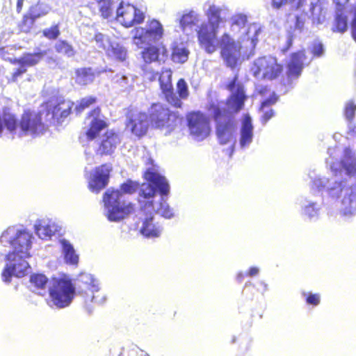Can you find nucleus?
Masks as SVG:
<instances>
[{
  "instance_id": "bf43d9fd",
  "label": "nucleus",
  "mask_w": 356,
  "mask_h": 356,
  "mask_svg": "<svg viewBox=\"0 0 356 356\" xmlns=\"http://www.w3.org/2000/svg\"><path fill=\"white\" fill-rule=\"evenodd\" d=\"M349 131L356 134V126L352 127L350 125L349 126Z\"/></svg>"
},
{
  "instance_id": "f257e3e1",
  "label": "nucleus",
  "mask_w": 356,
  "mask_h": 356,
  "mask_svg": "<svg viewBox=\"0 0 356 356\" xmlns=\"http://www.w3.org/2000/svg\"><path fill=\"white\" fill-rule=\"evenodd\" d=\"M335 152V149L328 148L330 158L326 160L332 175L327 177L309 174L310 188L318 193L324 191L329 198L334 200L341 197L339 213L344 220H350L356 216V184L349 186L348 181L340 176L344 173L356 179V157L349 147H346L340 161H334L332 156Z\"/></svg>"
},
{
  "instance_id": "6e6d98bb",
  "label": "nucleus",
  "mask_w": 356,
  "mask_h": 356,
  "mask_svg": "<svg viewBox=\"0 0 356 356\" xmlns=\"http://www.w3.org/2000/svg\"><path fill=\"white\" fill-rule=\"evenodd\" d=\"M22 5H23V0H17V10L18 12H19L20 10L22 9Z\"/></svg>"
},
{
  "instance_id": "603ef678",
  "label": "nucleus",
  "mask_w": 356,
  "mask_h": 356,
  "mask_svg": "<svg viewBox=\"0 0 356 356\" xmlns=\"http://www.w3.org/2000/svg\"><path fill=\"white\" fill-rule=\"evenodd\" d=\"M259 271H260V270L258 267L252 266V267L250 268V269L247 273V275L249 277H254V276H257L259 273Z\"/></svg>"
},
{
  "instance_id": "de8ad7c7",
  "label": "nucleus",
  "mask_w": 356,
  "mask_h": 356,
  "mask_svg": "<svg viewBox=\"0 0 356 356\" xmlns=\"http://www.w3.org/2000/svg\"><path fill=\"white\" fill-rule=\"evenodd\" d=\"M96 102V98L95 97L89 96L83 98L79 104L76 106L75 109L77 113L81 112L86 108H88L91 104H94Z\"/></svg>"
},
{
  "instance_id": "f3484780",
  "label": "nucleus",
  "mask_w": 356,
  "mask_h": 356,
  "mask_svg": "<svg viewBox=\"0 0 356 356\" xmlns=\"http://www.w3.org/2000/svg\"><path fill=\"white\" fill-rule=\"evenodd\" d=\"M119 134L113 130H108L103 134L97 141L96 154L99 156H111L120 143Z\"/></svg>"
},
{
  "instance_id": "5701e85b",
  "label": "nucleus",
  "mask_w": 356,
  "mask_h": 356,
  "mask_svg": "<svg viewBox=\"0 0 356 356\" xmlns=\"http://www.w3.org/2000/svg\"><path fill=\"white\" fill-rule=\"evenodd\" d=\"M253 130L251 117L245 114L242 120L239 132V147L241 149L248 148L252 143Z\"/></svg>"
},
{
  "instance_id": "ea45409f",
  "label": "nucleus",
  "mask_w": 356,
  "mask_h": 356,
  "mask_svg": "<svg viewBox=\"0 0 356 356\" xmlns=\"http://www.w3.org/2000/svg\"><path fill=\"white\" fill-rule=\"evenodd\" d=\"M302 3L303 0H271V6L276 10L287 4H291L293 8H300L302 6Z\"/></svg>"
},
{
  "instance_id": "7c9ffc66",
  "label": "nucleus",
  "mask_w": 356,
  "mask_h": 356,
  "mask_svg": "<svg viewBox=\"0 0 356 356\" xmlns=\"http://www.w3.org/2000/svg\"><path fill=\"white\" fill-rule=\"evenodd\" d=\"M48 278L41 273L33 274L30 277V282L33 291L38 294H42V291L45 293L46 286L48 283Z\"/></svg>"
},
{
  "instance_id": "f704fd0d",
  "label": "nucleus",
  "mask_w": 356,
  "mask_h": 356,
  "mask_svg": "<svg viewBox=\"0 0 356 356\" xmlns=\"http://www.w3.org/2000/svg\"><path fill=\"white\" fill-rule=\"evenodd\" d=\"M190 51L184 46H176L172 49V60L177 63H184L188 59Z\"/></svg>"
},
{
  "instance_id": "9d476101",
  "label": "nucleus",
  "mask_w": 356,
  "mask_h": 356,
  "mask_svg": "<svg viewBox=\"0 0 356 356\" xmlns=\"http://www.w3.org/2000/svg\"><path fill=\"white\" fill-rule=\"evenodd\" d=\"M217 47L219 45L220 48L221 57L227 67L232 69L235 68L241 58V49L245 47L246 40L243 42L238 38V41H235L227 33H224L218 41L216 40Z\"/></svg>"
},
{
  "instance_id": "7ed1b4c3",
  "label": "nucleus",
  "mask_w": 356,
  "mask_h": 356,
  "mask_svg": "<svg viewBox=\"0 0 356 356\" xmlns=\"http://www.w3.org/2000/svg\"><path fill=\"white\" fill-rule=\"evenodd\" d=\"M33 234L23 226H11L3 231L0 236V243L12 250L5 254L6 264L1 273L3 282L9 284L13 276L22 277L30 270L27 259L31 257Z\"/></svg>"
},
{
  "instance_id": "72a5a7b5",
  "label": "nucleus",
  "mask_w": 356,
  "mask_h": 356,
  "mask_svg": "<svg viewBox=\"0 0 356 356\" xmlns=\"http://www.w3.org/2000/svg\"><path fill=\"white\" fill-rule=\"evenodd\" d=\"M309 13L312 22L314 24H322L325 19V13L323 12L321 5L317 1L316 3L311 2L309 6Z\"/></svg>"
},
{
  "instance_id": "412c9836",
  "label": "nucleus",
  "mask_w": 356,
  "mask_h": 356,
  "mask_svg": "<svg viewBox=\"0 0 356 356\" xmlns=\"http://www.w3.org/2000/svg\"><path fill=\"white\" fill-rule=\"evenodd\" d=\"M298 204L300 213L305 220L316 222L319 219L323 202L318 203L309 197H302L298 200Z\"/></svg>"
},
{
  "instance_id": "e433bc0d",
  "label": "nucleus",
  "mask_w": 356,
  "mask_h": 356,
  "mask_svg": "<svg viewBox=\"0 0 356 356\" xmlns=\"http://www.w3.org/2000/svg\"><path fill=\"white\" fill-rule=\"evenodd\" d=\"M56 51L67 57H72L75 55L76 51L73 47L65 40H58L55 45Z\"/></svg>"
},
{
  "instance_id": "ddd939ff",
  "label": "nucleus",
  "mask_w": 356,
  "mask_h": 356,
  "mask_svg": "<svg viewBox=\"0 0 356 356\" xmlns=\"http://www.w3.org/2000/svg\"><path fill=\"white\" fill-rule=\"evenodd\" d=\"M282 65L273 56H263L256 59L251 67L253 76L257 79L273 80L282 72Z\"/></svg>"
},
{
  "instance_id": "a878e982",
  "label": "nucleus",
  "mask_w": 356,
  "mask_h": 356,
  "mask_svg": "<svg viewBox=\"0 0 356 356\" xmlns=\"http://www.w3.org/2000/svg\"><path fill=\"white\" fill-rule=\"evenodd\" d=\"M73 102L70 100H63L52 109V118L60 123L70 114Z\"/></svg>"
},
{
  "instance_id": "a211bd4d",
  "label": "nucleus",
  "mask_w": 356,
  "mask_h": 356,
  "mask_svg": "<svg viewBox=\"0 0 356 356\" xmlns=\"http://www.w3.org/2000/svg\"><path fill=\"white\" fill-rule=\"evenodd\" d=\"M172 71L170 69L163 70L159 76V83L166 101L176 108L182 105L181 99L174 92L172 84Z\"/></svg>"
},
{
  "instance_id": "f8f14e48",
  "label": "nucleus",
  "mask_w": 356,
  "mask_h": 356,
  "mask_svg": "<svg viewBox=\"0 0 356 356\" xmlns=\"http://www.w3.org/2000/svg\"><path fill=\"white\" fill-rule=\"evenodd\" d=\"M149 122L151 124L165 134L170 133L176 127L177 116L167 107L161 104H154L149 109Z\"/></svg>"
},
{
  "instance_id": "c756f323",
  "label": "nucleus",
  "mask_w": 356,
  "mask_h": 356,
  "mask_svg": "<svg viewBox=\"0 0 356 356\" xmlns=\"http://www.w3.org/2000/svg\"><path fill=\"white\" fill-rule=\"evenodd\" d=\"M304 26V19L301 17L296 16L293 29L292 30V27H291V30L287 32L286 47L284 51L288 50L292 46L293 39L302 33Z\"/></svg>"
},
{
  "instance_id": "3c124183",
  "label": "nucleus",
  "mask_w": 356,
  "mask_h": 356,
  "mask_svg": "<svg viewBox=\"0 0 356 356\" xmlns=\"http://www.w3.org/2000/svg\"><path fill=\"white\" fill-rule=\"evenodd\" d=\"M26 72V68L22 65H19V67L17 68L13 74V81H16L18 76Z\"/></svg>"
},
{
  "instance_id": "2f4dec72",
  "label": "nucleus",
  "mask_w": 356,
  "mask_h": 356,
  "mask_svg": "<svg viewBox=\"0 0 356 356\" xmlns=\"http://www.w3.org/2000/svg\"><path fill=\"white\" fill-rule=\"evenodd\" d=\"M106 54L109 57L119 61L124 60L127 57L126 49L122 44L116 42H113V43L110 44V47L107 49Z\"/></svg>"
},
{
  "instance_id": "49530a36",
  "label": "nucleus",
  "mask_w": 356,
  "mask_h": 356,
  "mask_svg": "<svg viewBox=\"0 0 356 356\" xmlns=\"http://www.w3.org/2000/svg\"><path fill=\"white\" fill-rule=\"evenodd\" d=\"M355 111H356V105L354 104V102L352 101L347 102L346 104V106H345V109H344V114H345L346 118L350 122V124L348 125V127L350 125L352 127H353L351 125L350 122L355 116Z\"/></svg>"
},
{
  "instance_id": "13d9d810",
  "label": "nucleus",
  "mask_w": 356,
  "mask_h": 356,
  "mask_svg": "<svg viewBox=\"0 0 356 356\" xmlns=\"http://www.w3.org/2000/svg\"><path fill=\"white\" fill-rule=\"evenodd\" d=\"M47 62L49 64V65H51V64H55L56 63V60L54 59L53 58L51 57H47Z\"/></svg>"
},
{
  "instance_id": "20e7f679",
  "label": "nucleus",
  "mask_w": 356,
  "mask_h": 356,
  "mask_svg": "<svg viewBox=\"0 0 356 356\" xmlns=\"http://www.w3.org/2000/svg\"><path fill=\"white\" fill-rule=\"evenodd\" d=\"M227 88L231 91L232 95L227 100V107L212 102L208 106V111L216 122V133L219 143L221 145L232 143V154L236 144L234 136L237 129L234 113L242 108L246 97L243 86L238 81L237 76L229 82Z\"/></svg>"
},
{
  "instance_id": "a18cd8bd",
  "label": "nucleus",
  "mask_w": 356,
  "mask_h": 356,
  "mask_svg": "<svg viewBox=\"0 0 356 356\" xmlns=\"http://www.w3.org/2000/svg\"><path fill=\"white\" fill-rule=\"evenodd\" d=\"M177 92L179 98L186 99L188 96V88L186 81L184 79H180L177 83Z\"/></svg>"
},
{
  "instance_id": "1a4fd4ad",
  "label": "nucleus",
  "mask_w": 356,
  "mask_h": 356,
  "mask_svg": "<svg viewBox=\"0 0 356 356\" xmlns=\"http://www.w3.org/2000/svg\"><path fill=\"white\" fill-rule=\"evenodd\" d=\"M49 293L50 305L63 309L72 303L76 288L72 281L65 277L54 278L49 283Z\"/></svg>"
},
{
  "instance_id": "6ab92c4d",
  "label": "nucleus",
  "mask_w": 356,
  "mask_h": 356,
  "mask_svg": "<svg viewBox=\"0 0 356 356\" xmlns=\"http://www.w3.org/2000/svg\"><path fill=\"white\" fill-rule=\"evenodd\" d=\"M86 126L88 127L86 134L90 140L95 139L101 131L107 127L106 118L101 115L100 109L97 108L90 112L85 120Z\"/></svg>"
},
{
  "instance_id": "cd10ccee",
  "label": "nucleus",
  "mask_w": 356,
  "mask_h": 356,
  "mask_svg": "<svg viewBox=\"0 0 356 356\" xmlns=\"http://www.w3.org/2000/svg\"><path fill=\"white\" fill-rule=\"evenodd\" d=\"M60 244L65 261L67 264L71 265L77 264L79 262V256L77 254H76L72 244H71L65 238L60 240Z\"/></svg>"
},
{
  "instance_id": "052dcab7",
  "label": "nucleus",
  "mask_w": 356,
  "mask_h": 356,
  "mask_svg": "<svg viewBox=\"0 0 356 356\" xmlns=\"http://www.w3.org/2000/svg\"><path fill=\"white\" fill-rule=\"evenodd\" d=\"M251 284V282H247L245 284V286H248Z\"/></svg>"
},
{
  "instance_id": "8fccbe9b",
  "label": "nucleus",
  "mask_w": 356,
  "mask_h": 356,
  "mask_svg": "<svg viewBox=\"0 0 356 356\" xmlns=\"http://www.w3.org/2000/svg\"><path fill=\"white\" fill-rule=\"evenodd\" d=\"M351 35L356 42V7L354 11L353 18L351 22Z\"/></svg>"
},
{
  "instance_id": "dca6fc26",
  "label": "nucleus",
  "mask_w": 356,
  "mask_h": 356,
  "mask_svg": "<svg viewBox=\"0 0 356 356\" xmlns=\"http://www.w3.org/2000/svg\"><path fill=\"white\" fill-rule=\"evenodd\" d=\"M147 115L136 109L130 108L127 113L126 126L136 136H144L149 127Z\"/></svg>"
},
{
  "instance_id": "79ce46f5",
  "label": "nucleus",
  "mask_w": 356,
  "mask_h": 356,
  "mask_svg": "<svg viewBox=\"0 0 356 356\" xmlns=\"http://www.w3.org/2000/svg\"><path fill=\"white\" fill-rule=\"evenodd\" d=\"M311 52L314 57L320 58L325 54L323 44L318 40H315L312 44Z\"/></svg>"
},
{
  "instance_id": "393cba45",
  "label": "nucleus",
  "mask_w": 356,
  "mask_h": 356,
  "mask_svg": "<svg viewBox=\"0 0 356 356\" xmlns=\"http://www.w3.org/2000/svg\"><path fill=\"white\" fill-rule=\"evenodd\" d=\"M200 15L195 10H190L181 15L178 19L179 27L186 35L193 33L194 27L200 22Z\"/></svg>"
},
{
  "instance_id": "4be33fe9",
  "label": "nucleus",
  "mask_w": 356,
  "mask_h": 356,
  "mask_svg": "<svg viewBox=\"0 0 356 356\" xmlns=\"http://www.w3.org/2000/svg\"><path fill=\"white\" fill-rule=\"evenodd\" d=\"M60 229V227L49 218L38 219L34 224L37 236L42 240L50 239Z\"/></svg>"
},
{
  "instance_id": "4468645a",
  "label": "nucleus",
  "mask_w": 356,
  "mask_h": 356,
  "mask_svg": "<svg viewBox=\"0 0 356 356\" xmlns=\"http://www.w3.org/2000/svg\"><path fill=\"white\" fill-rule=\"evenodd\" d=\"M77 282L79 292L85 296L86 302L103 304L106 301L104 295L95 296L94 294L100 290L99 281L94 275L82 273L78 276Z\"/></svg>"
},
{
  "instance_id": "58836bf2",
  "label": "nucleus",
  "mask_w": 356,
  "mask_h": 356,
  "mask_svg": "<svg viewBox=\"0 0 356 356\" xmlns=\"http://www.w3.org/2000/svg\"><path fill=\"white\" fill-rule=\"evenodd\" d=\"M114 83L118 85L122 90H127L133 84V78L128 77L127 75L118 74L113 78Z\"/></svg>"
},
{
  "instance_id": "423d86ee",
  "label": "nucleus",
  "mask_w": 356,
  "mask_h": 356,
  "mask_svg": "<svg viewBox=\"0 0 356 356\" xmlns=\"http://www.w3.org/2000/svg\"><path fill=\"white\" fill-rule=\"evenodd\" d=\"M94 9L105 19L115 17L125 27H131L143 23L145 19L147 8L142 4L134 5L121 0H93L90 3Z\"/></svg>"
},
{
  "instance_id": "39448f33",
  "label": "nucleus",
  "mask_w": 356,
  "mask_h": 356,
  "mask_svg": "<svg viewBox=\"0 0 356 356\" xmlns=\"http://www.w3.org/2000/svg\"><path fill=\"white\" fill-rule=\"evenodd\" d=\"M132 42L138 48L143 49L141 56L144 61L142 70L145 76L151 80H155L158 76V70L151 65L160 66L168 58L167 49L161 44L154 45L163 35V28L156 19L148 21L145 27L139 26L131 30Z\"/></svg>"
},
{
  "instance_id": "4c0bfd02",
  "label": "nucleus",
  "mask_w": 356,
  "mask_h": 356,
  "mask_svg": "<svg viewBox=\"0 0 356 356\" xmlns=\"http://www.w3.org/2000/svg\"><path fill=\"white\" fill-rule=\"evenodd\" d=\"M347 17L343 13H337L332 31L343 33L347 30Z\"/></svg>"
},
{
  "instance_id": "c85d7f7f",
  "label": "nucleus",
  "mask_w": 356,
  "mask_h": 356,
  "mask_svg": "<svg viewBox=\"0 0 356 356\" xmlns=\"http://www.w3.org/2000/svg\"><path fill=\"white\" fill-rule=\"evenodd\" d=\"M278 100V96L273 92V95L265 99L261 106V111L263 112L261 122L265 124L274 115V111L270 107Z\"/></svg>"
},
{
  "instance_id": "bb28decb",
  "label": "nucleus",
  "mask_w": 356,
  "mask_h": 356,
  "mask_svg": "<svg viewBox=\"0 0 356 356\" xmlns=\"http://www.w3.org/2000/svg\"><path fill=\"white\" fill-rule=\"evenodd\" d=\"M47 55V51H38L33 54H24L22 57L15 59V63L22 65L25 68L38 64Z\"/></svg>"
},
{
  "instance_id": "37998d69",
  "label": "nucleus",
  "mask_w": 356,
  "mask_h": 356,
  "mask_svg": "<svg viewBox=\"0 0 356 356\" xmlns=\"http://www.w3.org/2000/svg\"><path fill=\"white\" fill-rule=\"evenodd\" d=\"M98 48L102 49L107 51V49L113 42H110L108 37L102 33L95 35V38Z\"/></svg>"
},
{
  "instance_id": "c03bdc74",
  "label": "nucleus",
  "mask_w": 356,
  "mask_h": 356,
  "mask_svg": "<svg viewBox=\"0 0 356 356\" xmlns=\"http://www.w3.org/2000/svg\"><path fill=\"white\" fill-rule=\"evenodd\" d=\"M96 145L93 147L88 146L86 148L84 156L86 161L88 165H92L96 162Z\"/></svg>"
},
{
  "instance_id": "6e6552de",
  "label": "nucleus",
  "mask_w": 356,
  "mask_h": 356,
  "mask_svg": "<svg viewBox=\"0 0 356 356\" xmlns=\"http://www.w3.org/2000/svg\"><path fill=\"white\" fill-rule=\"evenodd\" d=\"M209 22L201 24L197 30V39L200 47L208 54L217 50L216 37L220 22V8L215 5H209L207 10Z\"/></svg>"
},
{
  "instance_id": "b1692460",
  "label": "nucleus",
  "mask_w": 356,
  "mask_h": 356,
  "mask_svg": "<svg viewBox=\"0 0 356 356\" xmlns=\"http://www.w3.org/2000/svg\"><path fill=\"white\" fill-rule=\"evenodd\" d=\"M305 54L303 51L293 53L287 65V75L289 79H298L304 67Z\"/></svg>"
},
{
  "instance_id": "c9c22d12",
  "label": "nucleus",
  "mask_w": 356,
  "mask_h": 356,
  "mask_svg": "<svg viewBox=\"0 0 356 356\" xmlns=\"http://www.w3.org/2000/svg\"><path fill=\"white\" fill-rule=\"evenodd\" d=\"M40 8V5H37L32 7L30 10V17H24L23 20V25L21 26V29L24 32H28L33 26L35 19L40 17V14L38 13L37 11Z\"/></svg>"
},
{
  "instance_id": "aec40b11",
  "label": "nucleus",
  "mask_w": 356,
  "mask_h": 356,
  "mask_svg": "<svg viewBox=\"0 0 356 356\" xmlns=\"http://www.w3.org/2000/svg\"><path fill=\"white\" fill-rule=\"evenodd\" d=\"M112 169V165L108 163L95 169V172L90 175L88 183L92 192L97 193L107 186Z\"/></svg>"
},
{
  "instance_id": "864d4df0",
  "label": "nucleus",
  "mask_w": 356,
  "mask_h": 356,
  "mask_svg": "<svg viewBox=\"0 0 356 356\" xmlns=\"http://www.w3.org/2000/svg\"><path fill=\"white\" fill-rule=\"evenodd\" d=\"M259 284L261 286V289H258V290H260L262 293L267 291L268 284L266 283H265L264 281H260Z\"/></svg>"
},
{
  "instance_id": "4d7b16f0",
  "label": "nucleus",
  "mask_w": 356,
  "mask_h": 356,
  "mask_svg": "<svg viewBox=\"0 0 356 356\" xmlns=\"http://www.w3.org/2000/svg\"><path fill=\"white\" fill-rule=\"evenodd\" d=\"M348 0H334L337 5H343L348 2Z\"/></svg>"
},
{
  "instance_id": "f03ea898",
  "label": "nucleus",
  "mask_w": 356,
  "mask_h": 356,
  "mask_svg": "<svg viewBox=\"0 0 356 356\" xmlns=\"http://www.w3.org/2000/svg\"><path fill=\"white\" fill-rule=\"evenodd\" d=\"M144 177L147 182L141 185L139 192V202L144 204V209L149 212L153 211L165 218H172L174 216L173 210L165 199L170 191L167 179L150 170L145 172ZM162 230L161 225L155 222L152 213L142 220L140 232L146 238L159 237Z\"/></svg>"
},
{
  "instance_id": "09e8293b",
  "label": "nucleus",
  "mask_w": 356,
  "mask_h": 356,
  "mask_svg": "<svg viewBox=\"0 0 356 356\" xmlns=\"http://www.w3.org/2000/svg\"><path fill=\"white\" fill-rule=\"evenodd\" d=\"M60 34L58 26H53L43 30V35L49 39H56Z\"/></svg>"
},
{
  "instance_id": "473e14b6",
  "label": "nucleus",
  "mask_w": 356,
  "mask_h": 356,
  "mask_svg": "<svg viewBox=\"0 0 356 356\" xmlns=\"http://www.w3.org/2000/svg\"><path fill=\"white\" fill-rule=\"evenodd\" d=\"M95 74L91 68H80L76 71V83L85 86L93 81Z\"/></svg>"
},
{
  "instance_id": "a19ab883",
  "label": "nucleus",
  "mask_w": 356,
  "mask_h": 356,
  "mask_svg": "<svg viewBox=\"0 0 356 356\" xmlns=\"http://www.w3.org/2000/svg\"><path fill=\"white\" fill-rule=\"evenodd\" d=\"M302 296L305 299L308 305L316 307L320 304L321 295L319 293H313L304 291L302 292Z\"/></svg>"
},
{
  "instance_id": "2eb2a0df",
  "label": "nucleus",
  "mask_w": 356,
  "mask_h": 356,
  "mask_svg": "<svg viewBox=\"0 0 356 356\" xmlns=\"http://www.w3.org/2000/svg\"><path fill=\"white\" fill-rule=\"evenodd\" d=\"M188 126L191 135L197 140H202L210 133L208 118L200 112H193L187 115Z\"/></svg>"
},
{
  "instance_id": "9b49d317",
  "label": "nucleus",
  "mask_w": 356,
  "mask_h": 356,
  "mask_svg": "<svg viewBox=\"0 0 356 356\" xmlns=\"http://www.w3.org/2000/svg\"><path fill=\"white\" fill-rule=\"evenodd\" d=\"M232 30L238 32L239 39L243 42L246 40L245 47L252 51L258 41L257 37L260 33L261 27L258 24H251L246 26L247 16L242 13L236 14L232 17Z\"/></svg>"
},
{
  "instance_id": "0eeeda50",
  "label": "nucleus",
  "mask_w": 356,
  "mask_h": 356,
  "mask_svg": "<svg viewBox=\"0 0 356 356\" xmlns=\"http://www.w3.org/2000/svg\"><path fill=\"white\" fill-rule=\"evenodd\" d=\"M138 184L127 180L120 189L108 188L104 194L105 214L109 221L119 222L134 211V204L126 200V195L132 194Z\"/></svg>"
},
{
  "instance_id": "5fc2aeb1",
  "label": "nucleus",
  "mask_w": 356,
  "mask_h": 356,
  "mask_svg": "<svg viewBox=\"0 0 356 356\" xmlns=\"http://www.w3.org/2000/svg\"><path fill=\"white\" fill-rule=\"evenodd\" d=\"M245 277V274L243 272H239L236 275V280L238 282H241Z\"/></svg>"
}]
</instances>
